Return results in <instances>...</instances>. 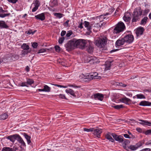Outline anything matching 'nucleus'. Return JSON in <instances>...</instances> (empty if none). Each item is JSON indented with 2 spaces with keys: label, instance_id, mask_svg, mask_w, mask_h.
<instances>
[{
  "label": "nucleus",
  "instance_id": "nucleus-1",
  "mask_svg": "<svg viewBox=\"0 0 151 151\" xmlns=\"http://www.w3.org/2000/svg\"><path fill=\"white\" fill-rule=\"evenodd\" d=\"M108 39L105 36H101L95 40V45L100 48L104 47L107 43Z\"/></svg>",
  "mask_w": 151,
  "mask_h": 151
},
{
  "label": "nucleus",
  "instance_id": "nucleus-2",
  "mask_svg": "<svg viewBox=\"0 0 151 151\" xmlns=\"http://www.w3.org/2000/svg\"><path fill=\"white\" fill-rule=\"evenodd\" d=\"M142 12L143 10L140 8L138 10L135 9L132 14L133 17L132 19V22H136L139 20L140 19V17L142 14Z\"/></svg>",
  "mask_w": 151,
  "mask_h": 151
},
{
  "label": "nucleus",
  "instance_id": "nucleus-3",
  "mask_svg": "<svg viewBox=\"0 0 151 151\" xmlns=\"http://www.w3.org/2000/svg\"><path fill=\"white\" fill-rule=\"evenodd\" d=\"M74 42L76 47L78 48L81 49L85 48L86 42V41L83 39L77 40L75 39Z\"/></svg>",
  "mask_w": 151,
  "mask_h": 151
},
{
  "label": "nucleus",
  "instance_id": "nucleus-4",
  "mask_svg": "<svg viewBox=\"0 0 151 151\" xmlns=\"http://www.w3.org/2000/svg\"><path fill=\"white\" fill-rule=\"evenodd\" d=\"M125 27L122 22H119L114 29V33H118L123 31Z\"/></svg>",
  "mask_w": 151,
  "mask_h": 151
},
{
  "label": "nucleus",
  "instance_id": "nucleus-5",
  "mask_svg": "<svg viewBox=\"0 0 151 151\" xmlns=\"http://www.w3.org/2000/svg\"><path fill=\"white\" fill-rule=\"evenodd\" d=\"M74 40L75 39H73L69 41L65 45V47L66 49V50L69 51L74 49L76 47Z\"/></svg>",
  "mask_w": 151,
  "mask_h": 151
},
{
  "label": "nucleus",
  "instance_id": "nucleus-6",
  "mask_svg": "<svg viewBox=\"0 0 151 151\" xmlns=\"http://www.w3.org/2000/svg\"><path fill=\"white\" fill-rule=\"evenodd\" d=\"M84 26L85 27H86L87 29V30L86 33L88 35L90 34L91 32V29L92 28L93 24H92L90 23L89 22L85 21L84 22Z\"/></svg>",
  "mask_w": 151,
  "mask_h": 151
},
{
  "label": "nucleus",
  "instance_id": "nucleus-7",
  "mask_svg": "<svg viewBox=\"0 0 151 151\" xmlns=\"http://www.w3.org/2000/svg\"><path fill=\"white\" fill-rule=\"evenodd\" d=\"M40 5V3L38 0H35L34 1L31 6V8L32 6H34V7L32 9V12H34L36 11Z\"/></svg>",
  "mask_w": 151,
  "mask_h": 151
},
{
  "label": "nucleus",
  "instance_id": "nucleus-8",
  "mask_svg": "<svg viewBox=\"0 0 151 151\" xmlns=\"http://www.w3.org/2000/svg\"><path fill=\"white\" fill-rule=\"evenodd\" d=\"M123 38L125 42L128 43H132L134 40L133 36L130 34H128L125 36Z\"/></svg>",
  "mask_w": 151,
  "mask_h": 151
},
{
  "label": "nucleus",
  "instance_id": "nucleus-9",
  "mask_svg": "<svg viewBox=\"0 0 151 151\" xmlns=\"http://www.w3.org/2000/svg\"><path fill=\"white\" fill-rule=\"evenodd\" d=\"M111 135L114 139L116 141H118L119 142L121 143L123 141V137L121 135L118 136V135L113 133H112V134H111Z\"/></svg>",
  "mask_w": 151,
  "mask_h": 151
},
{
  "label": "nucleus",
  "instance_id": "nucleus-10",
  "mask_svg": "<svg viewBox=\"0 0 151 151\" xmlns=\"http://www.w3.org/2000/svg\"><path fill=\"white\" fill-rule=\"evenodd\" d=\"M88 62L91 64H94L97 62L96 58L93 56H91L88 58Z\"/></svg>",
  "mask_w": 151,
  "mask_h": 151
},
{
  "label": "nucleus",
  "instance_id": "nucleus-11",
  "mask_svg": "<svg viewBox=\"0 0 151 151\" xmlns=\"http://www.w3.org/2000/svg\"><path fill=\"white\" fill-rule=\"evenodd\" d=\"M94 97L95 99L102 101L104 99V96L103 94L98 93L94 95Z\"/></svg>",
  "mask_w": 151,
  "mask_h": 151
},
{
  "label": "nucleus",
  "instance_id": "nucleus-12",
  "mask_svg": "<svg viewBox=\"0 0 151 151\" xmlns=\"http://www.w3.org/2000/svg\"><path fill=\"white\" fill-rule=\"evenodd\" d=\"M16 140L21 144V145L26 147V145L25 143L21 137L18 134H17Z\"/></svg>",
  "mask_w": 151,
  "mask_h": 151
},
{
  "label": "nucleus",
  "instance_id": "nucleus-13",
  "mask_svg": "<svg viewBox=\"0 0 151 151\" xmlns=\"http://www.w3.org/2000/svg\"><path fill=\"white\" fill-rule=\"evenodd\" d=\"M131 14L129 12H126L123 17V19L125 22L129 21L131 19Z\"/></svg>",
  "mask_w": 151,
  "mask_h": 151
},
{
  "label": "nucleus",
  "instance_id": "nucleus-14",
  "mask_svg": "<svg viewBox=\"0 0 151 151\" xmlns=\"http://www.w3.org/2000/svg\"><path fill=\"white\" fill-rule=\"evenodd\" d=\"M35 17L36 19L43 21L45 19V16L44 13H42L37 15H35Z\"/></svg>",
  "mask_w": 151,
  "mask_h": 151
},
{
  "label": "nucleus",
  "instance_id": "nucleus-15",
  "mask_svg": "<svg viewBox=\"0 0 151 151\" xmlns=\"http://www.w3.org/2000/svg\"><path fill=\"white\" fill-rule=\"evenodd\" d=\"M4 13V10H3L1 7H0V17L4 18L6 16H8L10 15V13L7 14H3Z\"/></svg>",
  "mask_w": 151,
  "mask_h": 151
},
{
  "label": "nucleus",
  "instance_id": "nucleus-16",
  "mask_svg": "<svg viewBox=\"0 0 151 151\" xmlns=\"http://www.w3.org/2000/svg\"><path fill=\"white\" fill-rule=\"evenodd\" d=\"M144 31V29L143 27H140L138 28L136 30V33L137 36L142 34Z\"/></svg>",
  "mask_w": 151,
  "mask_h": 151
},
{
  "label": "nucleus",
  "instance_id": "nucleus-17",
  "mask_svg": "<svg viewBox=\"0 0 151 151\" xmlns=\"http://www.w3.org/2000/svg\"><path fill=\"white\" fill-rule=\"evenodd\" d=\"M17 134H15L14 135H10L8 136L6 138L12 142H14L15 140L17 139Z\"/></svg>",
  "mask_w": 151,
  "mask_h": 151
},
{
  "label": "nucleus",
  "instance_id": "nucleus-18",
  "mask_svg": "<svg viewBox=\"0 0 151 151\" xmlns=\"http://www.w3.org/2000/svg\"><path fill=\"white\" fill-rule=\"evenodd\" d=\"M93 134L96 135V136L99 138L100 136V134L102 132L101 129H94L93 128Z\"/></svg>",
  "mask_w": 151,
  "mask_h": 151
},
{
  "label": "nucleus",
  "instance_id": "nucleus-19",
  "mask_svg": "<svg viewBox=\"0 0 151 151\" xmlns=\"http://www.w3.org/2000/svg\"><path fill=\"white\" fill-rule=\"evenodd\" d=\"M139 105L143 106H148L151 105V102L145 101H142L140 102Z\"/></svg>",
  "mask_w": 151,
  "mask_h": 151
},
{
  "label": "nucleus",
  "instance_id": "nucleus-20",
  "mask_svg": "<svg viewBox=\"0 0 151 151\" xmlns=\"http://www.w3.org/2000/svg\"><path fill=\"white\" fill-rule=\"evenodd\" d=\"M125 42L123 38L117 40L116 42V45L117 46H120L123 45Z\"/></svg>",
  "mask_w": 151,
  "mask_h": 151
},
{
  "label": "nucleus",
  "instance_id": "nucleus-21",
  "mask_svg": "<svg viewBox=\"0 0 151 151\" xmlns=\"http://www.w3.org/2000/svg\"><path fill=\"white\" fill-rule=\"evenodd\" d=\"M120 101L121 102L125 103L127 104H129L128 102L131 101V100L126 97L120 99Z\"/></svg>",
  "mask_w": 151,
  "mask_h": 151
},
{
  "label": "nucleus",
  "instance_id": "nucleus-22",
  "mask_svg": "<svg viewBox=\"0 0 151 151\" xmlns=\"http://www.w3.org/2000/svg\"><path fill=\"white\" fill-rule=\"evenodd\" d=\"M139 121L142 122H140L139 124L143 125L144 126L145 125H146L150 126H151V122H149L147 120L142 119H139Z\"/></svg>",
  "mask_w": 151,
  "mask_h": 151
},
{
  "label": "nucleus",
  "instance_id": "nucleus-23",
  "mask_svg": "<svg viewBox=\"0 0 151 151\" xmlns=\"http://www.w3.org/2000/svg\"><path fill=\"white\" fill-rule=\"evenodd\" d=\"M83 79L84 80V81L88 82L93 79V78L91 75L90 73L87 76H84L83 77Z\"/></svg>",
  "mask_w": 151,
  "mask_h": 151
},
{
  "label": "nucleus",
  "instance_id": "nucleus-24",
  "mask_svg": "<svg viewBox=\"0 0 151 151\" xmlns=\"http://www.w3.org/2000/svg\"><path fill=\"white\" fill-rule=\"evenodd\" d=\"M86 50L88 52L90 53L93 52V45L89 44L86 47Z\"/></svg>",
  "mask_w": 151,
  "mask_h": 151
},
{
  "label": "nucleus",
  "instance_id": "nucleus-25",
  "mask_svg": "<svg viewBox=\"0 0 151 151\" xmlns=\"http://www.w3.org/2000/svg\"><path fill=\"white\" fill-rule=\"evenodd\" d=\"M9 26L5 23L4 22L1 21H0V29H8Z\"/></svg>",
  "mask_w": 151,
  "mask_h": 151
},
{
  "label": "nucleus",
  "instance_id": "nucleus-26",
  "mask_svg": "<svg viewBox=\"0 0 151 151\" xmlns=\"http://www.w3.org/2000/svg\"><path fill=\"white\" fill-rule=\"evenodd\" d=\"M65 92L67 93L70 94L74 97L76 96V95L75 94L74 91L71 88H68L66 89L65 90Z\"/></svg>",
  "mask_w": 151,
  "mask_h": 151
},
{
  "label": "nucleus",
  "instance_id": "nucleus-27",
  "mask_svg": "<svg viewBox=\"0 0 151 151\" xmlns=\"http://www.w3.org/2000/svg\"><path fill=\"white\" fill-rule=\"evenodd\" d=\"M23 135L24 136V137L26 139L27 143L29 144H30L31 142V140H30V138L31 137L30 136L28 135L27 134L25 133H24L23 134Z\"/></svg>",
  "mask_w": 151,
  "mask_h": 151
},
{
  "label": "nucleus",
  "instance_id": "nucleus-28",
  "mask_svg": "<svg viewBox=\"0 0 151 151\" xmlns=\"http://www.w3.org/2000/svg\"><path fill=\"white\" fill-rule=\"evenodd\" d=\"M8 117L7 114L5 113L0 115V120H4L6 119Z\"/></svg>",
  "mask_w": 151,
  "mask_h": 151
},
{
  "label": "nucleus",
  "instance_id": "nucleus-29",
  "mask_svg": "<svg viewBox=\"0 0 151 151\" xmlns=\"http://www.w3.org/2000/svg\"><path fill=\"white\" fill-rule=\"evenodd\" d=\"M148 18L147 17H145L141 20L140 22V24L142 25H145L147 23V20Z\"/></svg>",
  "mask_w": 151,
  "mask_h": 151
},
{
  "label": "nucleus",
  "instance_id": "nucleus-30",
  "mask_svg": "<svg viewBox=\"0 0 151 151\" xmlns=\"http://www.w3.org/2000/svg\"><path fill=\"white\" fill-rule=\"evenodd\" d=\"M21 48L24 50H28L29 48V47L26 43H24L22 46Z\"/></svg>",
  "mask_w": 151,
  "mask_h": 151
},
{
  "label": "nucleus",
  "instance_id": "nucleus-31",
  "mask_svg": "<svg viewBox=\"0 0 151 151\" xmlns=\"http://www.w3.org/2000/svg\"><path fill=\"white\" fill-rule=\"evenodd\" d=\"M44 88L45 92H49L50 91V88L47 85L44 86Z\"/></svg>",
  "mask_w": 151,
  "mask_h": 151
},
{
  "label": "nucleus",
  "instance_id": "nucleus-32",
  "mask_svg": "<svg viewBox=\"0 0 151 151\" xmlns=\"http://www.w3.org/2000/svg\"><path fill=\"white\" fill-rule=\"evenodd\" d=\"M90 73L91 75V76L93 79H96L98 78L97 75H98V73H97L95 72Z\"/></svg>",
  "mask_w": 151,
  "mask_h": 151
},
{
  "label": "nucleus",
  "instance_id": "nucleus-33",
  "mask_svg": "<svg viewBox=\"0 0 151 151\" xmlns=\"http://www.w3.org/2000/svg\"><path fill=\"white\" fill-rule=\"evenodd\" d=\"M30 52V51H29L28 50H22L21 53V55L23 56H24L25 55L27 54L28 53H29Z\"/></svg>",
  "mask_w": 151,
  "mask_h": 151
},
{
  "label": "nucleus",
  "instance_id": "nucleus-34",
  "mask_svg": "<svg viewBox=\"0 0 151 151\" xmlns=\"http://www.w3.org/2000/svg\"><path fill=\"white\" fill-rule=\"evenodd\" d=\"M136 96L137 99H145V96L141 94H137Z\"/></svg>",
  "mask_w": 151,
  "mask_h": 151
},
{
  "label": "nucleus",
  "instance_id": "nucleus-35",
  "mask_svg": "<svg viewBox=\"0 0 151 151\" xmlns=\"http://www.w3.org/2000/svg\"><path fill=\"white\" fill-rule=\"evenodd\" d=\"M36 31V30H35L34 31H32V29H29L28 31L26 32L25 33L27 34H29V35L31 34L33 35Z\"/></svg>",
  "mask_w": 151,
  "mask_h": 151
},
{
  "label": "nucleus",
  "instance_id": "nucleus-36",
  "mask_svg": "<svg viewBox=\"0 0 151 151\" xmlns=\"http://www.w3.org/2000/svg\"><path fill=\"white\" fill-rule=\"evenodd\" d=\"M2 151H13L12 148L5 147L3 148Z\"/></svg>",
  "mask_w": 151,
  "mask_h": 151
},
{
  "label": "nucleus",
  "instance_id": "nucleus-37",
  "mask_svg": "<svg viewBox=\"0 0 151 151\" xmlns=\"http://www.w3.org/2000/svg\"><path fill=\"white\" fill-rule=\"evenodd\" d=\"M34 82V81L32 79H29L27 80V84H29V85H31L32 84H33Z\"/></svg>",
  "mask_w": 151,
  "mask_h": 151
},
{
  "label": "nucleus",
  "instance_id": "nucleus-38",
  "mask_svg": "<svg viewBox=\"0 0 151 151\" xmlns=\"http://www.w3.org/2000/svg\"><path fill=\"white\" fill-rule=\"evenodd\" d=\"M129 148L132 150H136L137 149V148L136 146L135 145H130L129 147Z\"/></svg>",
  "mask_w": 151,
  "mask_h": 151
},
{
  "label": "nucleus",
  "instance_id": "nucleus-39",
  "mask_svg": "<svg viewBox=\"0 0 151 151\" xmlns=\"http://www.w3.org/2000/svg\"><path fill=\"white\" fill-rule=\"evenodd\" d=\"M73 33L72 31H69L66 34V36L67 37V39H68V37H69Z\"/></svg>",
  "mask_w": 151,
  "mask_h": 151
},
{
  "label": "nucleus",
  "instance_id": "nucleus-40",
  "mask_svg": "<svg viewBox=\"0 0 151 151\" xmlns=\"http://www.w3.org/2000/svg\"><path fill=\"white\" fill-rule=\"evenodd\" d=\"M113 107L115 109H119L120 108H122L123 107L122 105H117L113 106Z\"/></svg>",
  "mask_w": 151,
  "mask_h": 151
},
{
  "label": "nucleus",
  "instance_id": "nucleus-41",
  "mask_svg": "<svg viewBox=\"0 0 151 151\" xmlns=\"http://www.w3.org/2000/svg\"><path fill=\"white\" fill-rule=\"evenodd\" d=\"M59 62L63 66H65L66 65V61L64 60H60L59 61Z\"/></svg>",
  "mask_w": 151,
  "mask_h": 151
},
{
  "label": "nucleus",
  "instance_id": "nucleus-42",
  "mask_svg": "<svg viewBox=\"0 0 151 151\" xmlns=\"http://www.w3.org/2000/svg\"><path fill=\"white\" fill-rule=\"evenodd\" d=\"M54 15L58 18H60L62 17L63 14L60 13H55L54 14Z\"/></svg>",
  "mask_w": 151,
  "mask_h": 151
},
{
  "label": "nucleus",
  "instance_id": "nucleus-43",
  "mask_svg": "<svg viewBox=\"0 0 151 151\" xmlns=\"http://www.w3.org/2000/svg\"><path fill=\"white\" fill-rule=\"evenodd\" d=\"M112 133H110L109 132L108 133L106 134L105 135L106 138L108 139L109 140L110 139V137H111V135Z\"/></svg>",
  "mask_w": 151,
  "mask_h": 151
},
{
  "label": "nucleus",
  "instance_id": "nucleus-44",
  "mask_svg": "<svg viewBox=\"0 0 151 151\" xmlns=\"http://www.w3.org/2000/svg\"><path fill=\"white\" fill-rule=\"evenodd\" d=\"M83 130L84 131L87 132H93V128H91L90 129L84 128Z\"/></svg>",
  "mask_w": 151,
  "mask_h": 151
},
{
  "label": "nucleus",
  "instance_id": "nucleus-45",
  "mask_svg": "<svg viewBox=\"0 0 151 151\" xmlns=\"http://www.w3.org/2000/svg\"><path fill=\"white\" fill-rule=\"evenodd\" d=\"M65 39V37H62L59 38L58 40V42L59 44H62L64 40Z\"/></svg>",
  "mask_w": 151,
  "mask_h": 151
},
{
  "label": "nucleus",
  "instance_id": "nucleus-46",
  "mask_svg": "<svg viewBox=\"0 0 151 151\" xmlns=\"http://www.w3.org/2000/svg\"><path fill=\"white\" fill-rule=\"evenodd\" d=\"M116 85L122 86L124 87H126L127 86V85L124 84L122 83H119L118 82H116Z\"/></svg>",
  "mask_w": 151,
  "mask_h": 151
},
{
  "label": "nucleus",
  "instance_id": "nucleus-47",
  "mask_svg": "<svg viewBox=\"0 0 151 151\" xmlns=\"http://www.w3.org/2000/svg\"><path fill=\"white\" fill-rule=\"evenodd\" d=\"M142 145V144L141 142H139L138 143H137L136 145V147L137 149L139 147H141Z\"/></svg>",
  "mask_w": 151,
  "mask_h": 151
},
{
  "label": "nucleus",
  "instance_id": "nucleus-48",
  "mask_svg": "<svg viewBox=\"0 0 151 151\" xmlns=\"http://www.w3.org/2000/svg\"><path fill=\"white\" fill-rule=\"evenodd\" d=\"M55 48L56 52H59L60 50V47L58 45L55 46Z\"/></svg>",
  "mask_w": 151,
  "mask_h": 151
},
{
  "label": "nucleus",
  "instance_id": "nucleus-49",
  "mask_svg": "<svg viewBox=\"0 0 151 151\" xmlns=\"http://www.w3.org/2000/svg\"><path fill=\"white\" fill-rule=\"evenodd\" d=\"M149 10L148 9H145L143 11V15L144 16L146 15L149 12Z\"/></svg>",
  "mask_w": 151,
  "mask_h": 151
},
{
  "label": "nucleus",
  "instance_id": "nucleus-50",
  "mask_svg": "<svg viewBox=\"0 0 151 151\" xmlns=\"http://www.w3.org/2000/svg\"><path fill=\"white\" fill-rule=\"evenodd\" d=\"M144 133L146 135L151 134V129L147 130L146 131L144 132Z\"/></svg>",
  "mask_w": 151,
  "mask_h": 151
},
{
  "label": "nucleus",
  "instance_id": "nucleus-51",
  "mask_svg": "<svg viewBox=\"0 0 151 151\" xmlns=\"http://www.w3.org/2000/svg\"><path fill=\"white\" fill-rule=\"evenodd\" d=\"M59 97L60 98L62 99H67L66 97H65V96L64 95H63L62 94H60L59 95H58Z\"/></svg>",
  "mask_w": 151,
  "mask_h": 151
},
{
  "label": "nucleus",
  "instance_id": "nucleus-52",
  "mask_svg": "<svg viewBox=\"0 0 151 151\" xmlns=\"http://www.w3.org/2000/svg\"><path fill=\"white\" fill-rule=\"evenodd\" d=\"M27 83L26 82H22L21 83V85H20V86H26L28 87V86L27 85Z\"/></svg>",
  "mask_w": 151,
  "mask_h": 151
},
{
  "label": "nucleus",
  "instance_id": "nucleus-53",
  "mask_svg": "<svg viewBox=\"0 0 151 151\" xmlns=\"http://www.w3.org/2000/svg\"><path fill=\"white\" fill-rule=\"evenodd\" d=\"M38 44L37 42H33L32 45V46L34 48H36Z\"/></svg>",
  "mask_w": 151,
  "mask_h": 151
},
{
  "label": "nucleus",
  "instance_id": "nucleus-54",
  "mask_svg": "<svg viewBox=\"0 0 151 151\" xmlns=\"http://www.w3.org/2000/svg\"><path fill=\"white\" fill-rule=\"evenodd\" d=\"M9 2L13 4L16 3L18 1V0H7Z\"/></svg>",
  "mask_w": 151,
  "mask_h": 151
},
{
  "label": "nucleus",
  "instance_id": "nucleus-55",
  "mask_svg": "<svg viewBox=\"0 0 151 151\" xmlns=\"http://www.w3.org/2000/svg\"><path fill=\"white\" fill-rule=\"evenodd\" d=\"M46 51V50L45 49H41L39 50V51L37 52L38 53H42L45 52Z\"/></svg>",
  "mask_w": 151,
  "mask_h": 151
},
{
  "label": "nucleus",
  "instance_id": "nucleus-56",
  "mask_svg": "<svg viewBox=\"0 0 151 151\" xmlns=\"http://www.w3.org/2000/svg\"><path fill=\"white\" fill-rule=\"evenodd\" d=\"M52 3L54 5H56L58 4L57 0H53Z\"/></svg>",
  "mask_w": 151,
  "mask_h": 151
},
{
  "label": "nucleus",
  "instance_id": "nucleus-57",
  "mask_svg": "<svg viewBox=\"0 0 151 151\" xmlns=\"http://www.w3.org/2000/svg\"><path fill=\"white\" fill-rule=\"evenodd\" d=\"M13 151H19V147H13V148H12Z\"/></svg>",
  "mask_w": 151,
  "mask_h": 151
},
{
  "label": "nucleus",
  "instance_id": "nucleus-58",
  "mask_svg": "<svg viewBox=\"0 0 151 151\" xmlns=\"http://www.w3.org/2000/svg\"><path fill=\"white\" fill-rule=\"evenodd\" d=\"M19 151H25V149L24 148H23L22 146H20L19 147Z\"/></svg>",
  "mask_w": 151,
  "mask_h": 151
},
{
  "label": "nucleus",
  "instance_id": "nucleus-59",
  "mask_svg": "<svg viewBox=\"0 0 151 151\" xmlns=\"http://www.w3.org/2000/svg\"><path fill=\"white\" fill-rule=\"evenodd\" d=\"M66 33V31L63 30L62 31L61 33V36L62 37Z\"/></svg>",
  "mask_w": 151,
  "mask_h": 151
},
{
  "label": "nucleus",
  "instance_id": "nucleus-60",
  "mask_svg": "<svg viewBox=\"0 0 151 151\" xmlns=\"http://www.w3.org/2000/svg\"><path fill=\"white\" fill-rule=\"evenodd\" d=\"M130 142V141L127 139H125V140L124 141V143L125 145L128 144Z\"/></svg>",
  "mask_w": 151,
  "mask_h": 151
},
{
  "label": "nucleus",
  "instance_id": "nucleus-61",
  "mask_svg": "<svg viewBox=\"0 0 151 151\" xmlns=\"http://www.w3.org/2000/svg\"><path fill=\"white\" fill-rule=\"evenodd\" d=\"M136 130L138 132L140 133L142 132V129L138 127L136 128Z\"/></svg>",
  "mask_w": 151,
  "mask_h": 151
},
{
  "label": "nucleus",
  "instance_id": "nucleus-62",
  "mask_svg": "<svg viewBox=\"0 0 151 151\" xmlns=\"http://www.w3.org/2000/svg\"><path fill=\"white\" fill-rule=\"evenodd\" d=\"M124 136L126 138H130L129 136L127 134H124Z\"/></svg>",
  "mask_w": 151,
  "mask_h": 151
},
{
  "label": "nucleus",
  "instance_id": "nucleus-63",
  "mask_svg": "<svg viewBox=\"0 0 151 151\" xmlns=\"http://www.w3.org/2000/svg\"><path fill=\"white\" fill-rule=\"evenodd\" d=\"M82 25L83 23H81L79 24V26H78V27L81 28V29L83 28V26Z\"/></svg>",
  "mask_w": 151,
  "mask_h": 151
},
{
  "label": "nucleus",
  "instance_id": "nucleus-64",
  "mask_svg": "<svg viewBox=\"0 0 151 151\" xmlns=\"http://www.w3.org/2000/svg\"><path fill=\"white\" fill-rule=\"evenodd\" d=\"M69 22V20H68L67 21H66L64 23V24L65 25H66L67 26H68V23Z\"/></svg>",
  "mask_w": 151,
  "mask_h": 151
}]
</instances>
